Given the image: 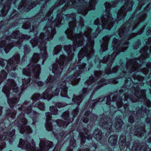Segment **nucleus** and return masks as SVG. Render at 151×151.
<instances>
[{
	"instance_id": "nucleus-3",
	"label": "nucleus",
	"mask_w": 151,
	"mask_h": 151,
	"mask_svg": "<svg viewBox=\"0 0 151 151\" xmlns=\"http://www.w3.org/2000/svg\"><path fill=\"white\" fill-rule=\"evenodd\" d=\"M30 38V36L27 35L20 34L18 30L13 32L10 36H6L5 39L1 37L0 39L1 40L0 42V52H5L7 53L14 46L20 49L24 40H29Z\"/></svg>"
},
{
	"instance_id": "nucleus-18",
	"label": "nucleus",
	"mask_w": 151,
	"mask_h": 151,
	"mask_svg": "<svg viewBox=\"0 0 151 151\" xmlns=\"http://www.w3.org/2000/svg\"><path fill=\"white\" fill-rule=\"evenodd\" d=\"M91 99L90 98L88 101V104L90 107H91V108L93 109L95 106V104L99 103V101H103L104 99L103 98H101L95 100L91 101Z\"/></svg>"
},
{
	"instance_id": "nucleus-40",
	"label": "nucleus",
	"mask_w": 151,
	"mask_h": 151,
	"mask_svg": "<svg viewBox=\"0 0 151 151\" xmlns=\"http://www.w3.org/2000/svg\"><path fill=\"white\" fill-rule=\"evenodd\" d=\"M14 2H13V3H14Z\"/></svg>"
},
{
	"instance_id": "nucleus-31",
	"label": "nucleus",
	"mask_w": 151,
	"mask_h": 151,
	"mask_svg": "<svg viewBox=\"0 0 151 151\" xmlns=\"http://www.w3.org/2000/svg\"><path fill=\"white\" fill-rule=\"evenodd\" d=\"M147 35L148 36H149L151 35V30L150 29H149L146 32Z\"/></svg>"
},
{
	"instance_id": "nucleus-12",
	"label": "nucleus",
	"mask_w": 151,
	"mask_h": 151,
	"mask_svg": "<svg viewBox=\"0 0 151 151\" xmlns=\"http://www.w3.org/2000/svg\"><path fill=\"white\" fill-rule=\"evenodd\" d=\"M140 145L139 144L134 143L132 148V151H151V148L148 147L146 145Z\"/></svg>"
},
{
	"instance_id": "nucleus-5",
	"label": "nucleus",
	"mask_w": 151,
	"mask_h": 151,
	"mask_svg": "<svg viewBox=\"0 0 151 151\" xmlns=\"http://www.w3.org/2000/svg\"><path fill=\"white\" fill-rule=\"evenodd\" d=\"M20 55L18 53L14 55L12 58L8 61L3 59L0 60V65L4 67L7 63L6 70L7 71L9 75L12 78H16V75L15 71L17 69L19 61Z\"/></svg>"
},
{
	"instance_id": "nucleus-23",
	"label": "nucleus",
	"mask_w": 151,
	"mask_h": 151,
	"mask_svg": "<svg viewBox=\"0 0 151 151\" xmlns=\"http://www.w3.org/2000/svg\"><path fill=\"white\" fill-rule=\"evenodd\" d=\"M123 124L122 120L120 119H118L116 121V123L115 125V129L116 130H120L122 129V126Z\"/></svg>"
},
{
	"instance_id": "nucleus-13",
	"label": "nucleus",
	"mask_w": 151,
	"mask_h": 151,
	"mask_svg": "<svg viewBox=\"0 0 151 151\" xmlns=\"http://www.w3.org/2000/svg\"><path fill=\"white\" fill-rule=\"evenodd\" d=\"M145 17V14L142 15L141 17H139L138 19L135 21H134V22H132L131 24L132 26L133 27L132 29L133 31L138 28L139 26L141 24V23L144 22Z\"/></svg>"
},
{
	"instance_id": "nucleus-8",
	"label": "nucleus",
	"mask_w": 151,
	"mask_h": 151,
	"mask_svg": "<svg viewBox=\"0 0 151 151\" xmlns=\"http://www.w3.org/2000/svg\"><path fill=\"white\" fill-rule=\"evenodd\" d=\"M111 96H112V99H111V96H107L104 98V99L105 100L106 99V104L111 105L113 104H115V106H117L118 108L122 107L123 105L122 98H119L118 100V96L117 95H114L112 96V95H111Z\"/></svg>"
},
{
	"instance_id": "nucleus-39",
	"label": "nucleus",
	"mask_w": 151,
	"mask_h": 151,
	"mask_svg": "<svg viewBox=\"0 0 151 151\" xmlns=\"http://www.w3.org/2000/svg\"><path fill=\"white\" fill-rule=\"evenodd\" d=\"M113 107H115V106H114Z\"/></svg>"
},
{
	"instance_id": "nucleus-33",
	"label": "nucleus",
	"mask_w": 151,
	"mask_h": 151,
	"mask_svg": "<svg viewBox=\"0 0 151 151\" xmlns=\"http://www.w3.org/2000/svg\"><path fill=\"white\" fill-rule=\"evenodd\" d=\"M118 83V81L116 80H114V81H113V82L112 83H113L114 84H116L117 83Z\"/></svg>"
},
{
	"instance_id": "nucleus-27",
	"label": "nucleus",
	"mask_w": 151,
	"mask_h": 151,
	"mask_svg": "<svg viewBox=\"0 0 151 151\" xmlns=\"http://www.w3.org/2000/svg\"><path fill=\"white\" fill-rule=\"evenodd\" d=\"M59 1V6L63 4V3H65L66 1V0H58Z\"/></svg>"
},
{
	"instance_id": "nucleus-30",
	"label": "nucleus",
	"mask_w": 151,
	"mask_h": 151,
	"mask_svg": "<svg viewBox=\"0 0 151 151\" xmlns=\"http://www.w3.org/2000/svg\"><path fill=\"white\" fill-rule=\"evenodd\" d=\"M141 41L140 40H138V42L137 43V44L138 45V46H137V47H134V49H137V48H138L139 47V45L140 44Z\"/></svg>"
},
{
	"instance_id": "nucleus-15",
	"label": "nucleus",
	"mask_w": 151,
	"mask_h": 151,
	"mask_svg": "<svg viewBox=\"0 0 151 151\" xmlns=\"http://www.w3.org/2000/svg\"><path fill=\"white\" fill-rule=\"evenodd\" d=\"M110 38L107 36H105L102 39V44L101 45V50L102 52L108 49V46Z\"/></svg>"
},
{
	"instance_id": "nucleus-24",
	"label": "nucleus",
	"mask_w": 151,
	"mask_h": 151,
	"mask_svg": "<svg viewBox=\"0 0 151 151\" xmlns=\"http://www.w3.org/2000/svg\"><path fill=\"white\" fill-rule=\"evenodd\" d=\"M24 52L25 55H27L30 51V48L28 45L25 44L24 46Z\"/></svg>"
},
{
	"instance_id": "nucleus-34",
	"label": "nucleus",
	"mask_w": 151,
	"mask_h": 151,
	"mask_svg": "<svg viewBox=\"0 0 151 151\" xmlns=\"http://www.w3.org/2000/svg\"><path fill=\"white\" fill-rule=\"evenodd\" d=\"M84 151H90V149L88 148H87L84 150Z\"/></svg>"
},
{
	"instance_id": "nucleus-26",
	"label": "nucleus",
	"mask_w": 151,
	"mask_h": 151,
	"mask_svg": "<svg viewBox=\"0 0 151 151\" xmlns=\"http://www.w3.org/2000/svg\"><path fill=\"white\" fill-rule=\"evenodd\" d=\"M129 122L130 123H133L134 122V117L132 116H130L129 119Z\"/></svg>"
},
{
	"instance_id": "nucleus-29",
	"label": "nucleus",
	"mask_w": 151,
	"mask_h": 151,
	"mask_svg": "<svg viewBox=\"0 0 151 151\" xmlns=\"http://www.w3.org/2000/svg\"><path fill=\"white\" fill-rule=\"evenodd\" d=\"M143 28V27L142 28H141L139 31L137 32V35H140L142 34L144 28Z\"/></svg>"
},
{
	"instance_id": "nucleus-19",
	"label": "nucleus",
	"mask_w": 151,
	"mask_h": 151,
	"mask_svg": "<svg viewBox=\"0 0 151 151\" xmlns=\"http://www.w3.org/2000/svg\"><path fill=\"white\" fill-rule=\"evenodd\" d=\"M93 134L94 137L96 139L97 141H99L102 139L101 132L99 129L97 128L95 129L93 132Z\"/></svg>"
},
{
	"instance_id": "nucleus-4",
	"label": "nucleus",
	"mask_w": 151,
	"mask_h": 151,
	"mask_svg": "<svg viewBox=\"0 0 151 151\" xmlns=\"http://www.w3.org/2000/svg\"><path fill=\"white\" fill-rule=\"evenodd\" d=\"M35 142L33 141V140L28 137L27 138L26 142L20 139L18 147L23 149L26 150L27 151H48L53 146L52 142L47 141L45 138L40 140V150L35 148Z\"/></svg>"
},
{
	"instance_id": "nucleus-38",
	"label": "nucleus",
	"mask_w": 151,
	"mask_h": 151,
	"mask_svg": "<svg viewBox=\"0 0 151 151\" xmlns=\"http://www.w3.org/2000/svg\"><path fill=\"white\" fill-rule=\"evenodd\" d=\"M145 25L144 27V28H145Z\"/></svg>"
},
{
	"instance_id": "nucleus-20",
	"label": "nucleus",
	"mask_w": 151,
	"mask_h": 151,
	"mask_svg": "<svg viewBox=\"0 0 151 151\" xmlns=\"http://www.w3.org/2000/svg\"><path fill=\"white\" fill-rule=\"evenodd\" d=\"M126 141L125 137L123 135H121L119 138V141L121 143H122L121 145L125 147L127 146V147L129 148V142H126Z\"/></svg>"
},
{
	"instance_id": "nucleus-37",
	"label": "nucleus",
	"mask_w": 151,
	"mask_h": 151,
	"mask_svg": "<svg viewBox=\"0 0 151 151\" xmlns=\"http://www.w3.org/2000/svg\"><path fill=\"white\" fill-rule=\"evenodd\" d=\"M133 19H135V17H134V18H133Z\"/></svg>"
},
{
	"instance_id": "nucleus-21",
	"label": "nucleus",
	"mask_w": 151,
	"mask_h": 151,
	"mask_svg": "<svg viewBox=\"0 0 151 151\" xmlns=\"http://www.w3.org/2000/svg\"><path fill=\"white\" fill-rule=\"evenodd\" d=\"M117 141V136L116 135H112L109 139V142L113 146L116 144Z\"/></svg>"
},
{
	"instance_id": "nucleus-11",
	"label": "nucleus",
	"mask_w": 151,
	"mask_h": 151,
	"mask_svg": "<svg viewBox=\"0 0 151 151\" xmlns=\"http://www.w3.org/2000/svg\"><path fill=\"white\" fill-rule=\"evenodd\" d=\"M83 132H81L78 130L79 137L81 139V142L83 144L85 142V139H87L88 140L91 139L93 136L92 134L88 135V130L86 128H84L82 129Z\"/></svg>"
},
{
	"instance_id": "nucleus-25",
	"label": "nucleus",
	"mask_w": 151,
	"mask_h": 151,
	"mask_svg": "<svg viewBox=\"0 0 151 151\" xmlns=\"http://www.w3.org/2000/svg\"><path fill=\"white\" fill-rule=\"evenodd\" d=\"M149 1V0H140L139 5H142V6L141 7L140 9H141L143 5L144 4H142L143 3H146V2H147Z\"/></svg>"
},
{
	"instance_id": "nucleus-10",
	"label": "nucleus",
	"mask_w": 151,
	"mask_h": 151,
	"mask_svg": "<svg viewBox=\"0 0 151 151\" xmlns=\"http://www.w3.org/2000/svg\"><path fill=\"white\" fill-rule=\"evenodd\" d=\"M129 78L127 79H126L125 81V86L128 85V82L129 81V83L131 84L132 82L133 83L138 84L139 83V82L142 81L144 79V78L141 76H136L135 75L133 76H130L131 75L129 74Z\"/></svg>"
},
{
	"instance_id": "nucleus-9",
	"label": "nucleus",
	"mask_w": 151,
	"mask_h": 151,
	"mask_svg": "<svg viewBox=\"0 0 151 151\" xmlns=\"http://www.w3.org/2000/svg\"><path fill=\"white\" fill-rule=\"evenodd\" d=\"M99 125L101 127L109 130V132L112 131V120L109 117L101 119L99 122Z\"/></svg>"
},
{
	"instance_id": "nucleus-17",
	"label": "nucleus",
	"mask_w": 151,
	"mask_h": 151,
	"mask_svg": "<svg viewBox=\"0 0 151 151\" xmlns=\"http://www.w3.org/2000/svg\"><path fill=\"white\" fill-rule=\"evenodd\" d=\"M146 133L144 126L140 128L136 129L134 132V134L138 137H142Z\"/></svg>"
},
{
	"instance_id": "nucleus-41",
	"label": "nucleus",
	"mask_w": 151,
	"mask_h": 151,
	"mask_svg": "<svg viewBox=\"0 0 151 151\" xmlns=\"http://www.w3.org/2000/svg\"><path fill=\"white\" fill-rule=\"evenodd\" d=\"M138 1H139L140 0H137Z\"/></svg>"
},
{
	"instance_id": "nucleus-2",
	"label": "nucleus",
	"mask_w": 151,
	"mask_h": 151,
	"mask_svg": "<svg viewBox=\"0 0 151 151\" xmlns=\"http://www.w3.org/2000/svg\"><path fill=\"white\" fill-rule=\"evenodd\" d=\"M136 86L137 87L138 86L136 85ZM133 89H133H128L127 88H125L122 87L120 90V94L121 95L124 94V97L123 101L125 102L123 105L124 110H122L121 109V111L122 113L124 112L129 115H133L134 111H130L129 110L127 103L130 101L132 102L138 101L140 103L143 104V106H142L140 109H139L136 112L135 116L137 119H139L144 117L145 115L147 116L149 114V110L145 107V106L148 107H151V103L149 100L146 98V90H140L138 86Z\"/></svg>"
},
{
	"instance_id": "nucleus-6",
	"label": "nucleus",
	"mask_w": 151,
	"mask_h": 151,
	"mask_svg": "<svg viewBox=\"0 0 151 151\" xmlns=\"http://www.w3.org/2000/svg\"><path fill=\"white\" fill-rule=\"evenodd\" d=\"M8 129L7 128L1 127L0 129V134L2 133V135H0V142L1 144L0 145V151L2 150L6 146V143L4 140H7L11 144L13 142L15 138L14 136L15 129H12V131L9 132L8 134Z\"/></svg>"
},
{
	"instance_id": "nucleus-36",
	"label": "nucleus",
	"mask_w": 151,
	"mask_h": 151,
	"mask_svg": "<svg viewBox=\"0 0 151 151\" xmlns=\"http://www.w3.org/2000/svg\"><path fill=\"white\" fill-rule=\"evenodd\" d=\"M99 64H100V63H101V61H100V60H99Z\"/></svg>"
},
{
	"instance_id": "nucleus-35",
	"label": "nucleus",
	"mask_w": 151,
	"mask_h": 151,
	"mask_svg": "<svg viewBox=\"0 0 151 151\" xmlns=\"http://www.w3.org/2000/svg\"><path fill=\"white\" fill-rule=\"evenodd\" d=\"M19 78H18V77H17V80L19 81Z\"/></svg>"
},
{
	"instance_id": "nucleus-14",
	"label": "nucleus",
	"mask_w": 151,
	"mask_h": 151,
	"mask_svg": "<svg viewBox=\"0 0 151 151\" xmlns=\"http://www.w3.org/2000/svg\"><path fill=\"white\" fill-rule=\"evenodd\" d=\"M95 116L92 114H91L89 111H87L84 114V119H83V121L85 123L88 122L90 120L91 121H94L96 120L95 119Z\"/></svg>"
},
{
	"instance_id": "nucleus-22",
	"label": "nucleus",
	"mask_w": 151,
	"mask_h": 151,
	"mask_svg": "<svg viewBox=\"0 0 151 151\" xmlns=\"http://www.w3.org/2000/svg\"><path fill=\"white\" fill-rule=\"evenodd\" d=\"M74 137L73 135H71V139H70V145H69L70 149L68 150L67 151H73V149H71V148H74L76 146V141L74 140Z\"/></svg>"
},
{
	"instance_id": "nucleus-32",
	"label": "nucleus",
	"mask_w": 151,
	"mask_h": 151,
	"mask_svg": "<svg viewBox=\"0 0 151 151\" xmlns=\"http://www.w3.org/2000/svg\"><path fill=\"white\" fill-rule=\"evenodd\" d=\"M26 55H24L23 56V58H22V61H25L26 58Z\"/></svg>"
},
{
	"instance_id": "nucleus-28",
	"label": "nucleus",
	"mask_w": 151,
	"mask_h": 151,
	"mask_svg": "<svg viewBox=\"0 0 151 151\" xmlns=\"http://www.w3.org/2000/svg\"><path fill=\"white\" fill-rule=\"evenodd\" d=\"M150 5L149 4H148L147 5V6H146V8H145V9H144V11H147L149 10L150 9Z\"/></svg>"
},
{
	"instance_id": "nucleus-7",
	"label": "nucleus",
	"mask_w": 151,
	"mask_h": 151,
	"mask_svg": "<svg viewBox=\"0 0 151 151\" xmlns=\"http://www.w3.org/2000/svg\"><path fill=\"white\" fill-rule=\"evenodd\" d=\"M36 6L34 1L32 0H23L18 7V9L21 10V12H27Z\"/></svg>"
},
{
	"instance_id": "nucleus-1",
	"label": "nucleus",
	"mask_w": 151,
	"mask_h": 151,
	"mask_svg": "<svg viewBox=\"0 0 151 151\" xmlns=\"http://www.w3.org/2000/svg\"><path fill=\"white\" fill-rule=\"evenodd\" d=\"M107 64V69L104 72L101 71L95 72L94 78L91 76L85 83V86L83 89V93L80 96H76L73 95V97L71 102L63 104L57 103L55 106L50 107L51 113H45L46 116L45 127L47 130L52 131V133L58 140L65 134V132L61 133L55 129L58 126L60 128H65L70 123L72 122L78 114V108L82 99L88 94L89 91L94 88L93 91H95L104 85L109 83L102 78L104 75H109L114 73V67L111 70L112 64Z\"/></svg>"
},
{
	"instance_id": "nucleus-16",
	"label": "nucleus",
	"mask_w": 151,
	"mask_h": 151,
	"mask_svg": "<svg viewBox=\"0 0 151 151\" xmlns=\"http://www.w3.org/2000/svg\"><path fill=\"white\" fill-rule=\"evenodd\" d=\"M13 0H9L7 2L6 5L4 6L3 9L1 11V14H0V17L2 15L3 17L5 16L7 14L10 7V4H12Z\"/></svg>"
}]
</instances>
